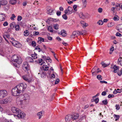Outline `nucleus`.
Masks as SVG:
<instances>
[{
	"label": "nucleus",
	"instance_id": "1",
	"mask_svg": "<svg viewBox=\"0 0 122 122\" xmlns=\"http://www.w3.org/2000/svg\"><path fill=\"white\" fill-rule=\"evenodd\" d=\"M11 110L13 113L16 114V116L19 118H24L25 116V113L18 108L12 107L11 108Z\"/></svg>",
	"mask_w": 122,
	"mask_h": 122
},
{
	"label": "nucleus",
	"instance_id": "2",
	"mask_svg": "<svg viewBox=\"0 0 122 122\" xmlns=\"http://www.w3.org/2000/svg\"><path fill=\"white\" fill-rule=\"evenodd\" d=\"M12 61L14 63V65L16 67H17V66L16 64L20 65L21 64L22 62V59L20 56L16 55H14L12 57Z\"/></svg>",
	"mask_w": 122,
	"mask_h": 122
},
{
	"label": "nucleus",
	"instance_id": "3",
	"mask_svg": "<svg viewBox=\"0 0 122 122\" xmlns=\"http://www.w3.org/2000/svg\"><path fill=\"white\" fill-rule=\"evenodd\" d=\"M16 87L20 92L24 91L27 87V85L25 83H22L19 84Z\"/></svg>",
	"mask_w": 122,
	"mask_h": 122
},
{
	"label": "nucleus",
	"instance_id": "4",
	"mask_svg": "<svg viewBox=\"0 0 122 122\" xmlns=\"http://www.w3.org/2000/svg\"><path fill=\"white\" fill-rule=\"evenodd\" d=\"M22 68L26 73H28V71L30 70V66L27 62H26L24 63L22 66Z\"/></svg>",
	"mask_w": 122,
	"mask_h": 122
},
{
	"label": "nucleus",
	"instance_id": "5",
	"mask_svg": "<svg viewBox=\"0 0 122 122\" xmlns=\"http://www.w3.org/2000/svg\"><path fill=\"white\" fill-rule=\"evenodd\" d=\"M20 92L15 87L12 89V94L13 96H16L19 95Z\"/></svg>",
	"mask_w": 122,
	"mask_h": 122
},
{
	"label": "nucleus",
	"instance_id": "6",
	"mask_svg": "<svg viewBox=\"0 0 122 122\" xmlns=\"http://www.w3.org/2000/svg\"><path fill=\"white\" fill-rule=\"evenodd\" d=\"M22 78L24 80L27 82H31L32 79L30 77V75L29 74L23 75L22 76Z\"/></svg>",
	"mask_w": 122,
	"mask_h": 122
},
{
	"label": "nucleus",
	"instance_id": "7",
	"mask_svg": "<svg viewBox=\"0 0 122 122\" xmlns=\"http://www.w3.org/2000/svg\"><path fill=\"white\" fill-rule=\"evenodd\" d=\"M10 42L11 43L13 46L16 47L20 48L21 46V44L16 41L13 40L12 41H10Z\"/></svg>",
	"mask_w": 122,
	"mask_h": 122
},
{
	"label": "nucleus",
	"instance_id": "8",
	"mask_svg": "<svg viewBox=\"0 0 122 122\" xmlns=\"http://www.w3.org/2000/svg\"><path fill=\"white\" fill-rule=\"evenodd\" d=\"M7 92L5 90L0 91V99L3 98L7 95Z\"/></svg>",
	"mask_w": 122,
	"mask_h": 122
},
{
	"label": "nucleus",
	"instance_id": "9",
	"mask_svg": "<svg viewBox=\"0 0 122 122\" xmlns=\"http://www.w3.org/2000/svg\"><path fill=\"white\" fill-rule=\"evenodd\" d=\"M72 8L70 6H69L68 8L64 11V13L66 14L69 15L71 14L73 10Z\"/></svg>",
	"mask_w": 122,
	"mask_h": 122
},
{
	"label": "nucleus",
	"instance_id": "10",
	"mask_svg": "<svg viewBox=\"0 0 122 122\" xmlns=\"http://www.w3.org/2000/svg\"><path fill=\"white\" fill-rule=\"evenodd\" d=\"M65 120L66 122H72L71 121L72 119L71 115H66L65 117Z\"/></svg>",
	"mask_w": 122,
	"mask_h": 122
},
{
	"label": "nucleus",
	"instance_id": "11",
	"mask_svg": "<svg viewBox=\"0 0 122 122\" xmlns=\"http://www.w3.org/2000/svg\"><path fill=\"white\" fill-rule=\"evenodd\" d=\"M71 115L73 121L76 120L79 117V114L77 113H75Z\"/></svg>",
	"mask_w": 122,
	"mask_h": 122
},
{
	"label": "nucleus",
	"instance_id": "12",
	"mask_svg": "<svg viewBox=\"0 0 122 122\" xmlns=\"http://www.w3.org/2000/svg\"><path fill=\"white\" fill-rule=\"evenodd\" d=\"M43 65L42 66L43 69L44 71H47L49 69V67L47 65L48 64L47 63H45V62H43Z\"/></svg>",
	"mask_w": 122,
	"mask_h": 122
},
{
	"label": "nucleus",
	"instance_id": "13",
	"mask_svg": "<svg viewBox=\"0 0 122 122\" xmlns=\"http://www.w3.org/2000/svg\"><path fill=\"white\" fill-rule=\"evenodd\" d=\"M99 69L97 66H95L92 69V74H94L95 73H98L100 71L98 70Z\"/></svg>",
	"mask_w": 122,
	"mask_h": 122
},
{
	"label": "nucleus",
	"instance_id": "14",
	"mask_svg": "<svg viewBox=\"0 0 122 122\" xmlns=\"http://www.w3.org/2000/svg\"><path fill=\"white\" fill-rule=\"evenodd\" d=\"M79 34V31H74L72 33V36L74 37H77L79 36V34Z\"/></svg>",
	"mask_w": 122,
	"mask_h": 122
},
{
	"label": "nucleus",
	"instance_id": "15",
	"mask_svg": "<svg viewBox=\"0 0 122 122\" xmlns=\"http://www.w3.org/2000/svg\"><path fill=\"white\" fill-rule=\"evenodd\" d=\"M55 9H49L47 11L48 14L50 15H53L54 13Z\"/></svg>",
	"mask_w": 122,
	"mask_h": 122
},
{
	"label": "nucleus",
	"instance_id": "16",
	"mask_svg": "<svg viewBox=\"0 0 122 122\" xmlns=\"http://www.w3.org/2000/svg\"><path fill=\"white\" fill-rule=\"evenodd\" d=\"M5 14H0V21H2L5 20Z\"/></svg>",
	"mask_w": 122,
	"mask_h": 122
},
{
	"label": "nucleus",
	"instance_id": "17",
	"mask_svg": "<svg viewBox=\"0 0 122 122\" xmlns=\"http://www.w3.org/2000/svg\"><path fill=\"white\" fill-rule=\"evenodd\" d=\"M8 102L7 99H4L0 100V104H7Z\"/></svg>",
	"mask_w": 122,
	"mask_h": 122
},
{
	"label": "nucleus",
	"instance_id": "18",
	"mask_svg": "<svg viewBox=\"0 0 122 122\" xmlns=\"http://www.w3.org/2000/svg\"><path fill=\"white\" fill-rule=\"evenodd\" d=\"M119 67L117 66L116 65H114L113 68L114 69V73H116L117 72L118 69H119Z\"/></svg>",
	"mask_w": 122,
	"mask_h": 122
},
{
	"label": "nucleus",
	"instance_id": "19",
	"mask_svg": "<svg viewBox=\"0 0 122 122\" xmlns=\"http://www.w3.org/2000/svg\"><path fill=\"white\" fill-rule=\"evenodd\" d=\"M79 16L80 18L83 19H84L86 18L85 15L82 12L80 13L79 14Z\"/></svg>",
	"mask_w": 122,
	"mask_h": 122
},
{
	"label": "nucleus",
	"instance_id": "20",
	"mask_svg": "<svg viewBox=\"0 0 122 122\" xmlns=\"http://www.w3.org/2000/svg\"><path fill=\"white\" fill-rule=\"evenodd\" d=\"M81 23L82 26L83 27H85L88 25V24L87 23H86L85 22L82 21H81Z\"/></svg>",
	"mask_w": 122,
	"mask_h": 122
},
{
	"label": "nucleus",
	"instance_id": "21",
	"mask_svg": "<svg viewBox=\"0 0 122 122\" xmlns=\"http://www.w3.org/2000/svg\"><path fill=\"white\" fill-rule=\"evenodd\" d=\"M0 2L2 5H5L7 3V2L6 0H1Z\"/></svg>",
	"mask_w": 122,
	"mask_h": 122
},
{
	"label": "nucleus",
	"instance_id": "22",
	"mask_svg": "<svg viewBox=\"0 0 122 122\" xmlns=\"http://www.w3.org/2000/svg\"><path fill=\"white\" fill-rule=\"evenodd\" d=\"M10 4L13 5L15 4L16 3V0H10L9 1Z\"/></svg>",
	"mask_w": 122,
	"mask_h": 122
},
{
	"label": "nucleus",
	"instance_id": "23",
	"mask_svg": "<svg viewBox=\"0 0 122 122\" xmlns=\"http://www.w3.org/2000/svg\"><path fill=\"white\" fill-rule=\"evenodd\" d=\"M61 35L63 36H66V34L64 30H61Z\"/></svg>",
	"mask_w": 122,
	"mask_h": 122
},
{
	"label": "nucleus",
	"instance_id": "24",
	"mask_svg": "<svg viewBox=\"0 0 122 122\" xmlns=\"http://www.w3.org/2000/svg\"><path fill=\"white\" fill-rule=\"evenodd\" d=\"M119 19V17L117 15H115L113 18V20L115 21L118 20Z\"/></svg>",
	"mask_w": 122,
	"mask_h": 122
},
{
	"label": "nucleus",
	"instance_id": "25",
	"mask_svg": "<svg viewBox=\"0 0 122 122\" xmlns=\"http://www.w3.org/2000/svg\"><path fill=\"white\" fill-rule=\"evenodd\" d=\"M31 56L34 59H36L37 58V54L35 53L31 54Z\"/></svg>",
	"mask_w": 122,
	"mask_h": 122
},
{
	"label": "nucleus",
	"instance_id": "26",
	"mask_svg": "<svg viewBox=\"0 0 122 122\" xmlns=\"http://www.w3.org/2000/svg\"><path fill=\"white\" fill-rule=\"evenodd\" d=\"M114 118L115 119V120L117 121L118 120L119 118V115L114 114Z\"/></svg>",
	"mask_w": 122,
	"mask_h": 122
},
{
	"label": "nucleus",
	"instance_id": "27",
	"mask_svg": "<svg viewBox=\"0 0 122 122\" xmlns=\"http://www.w3.org/2000/svg\"><path fill=\"white\" fill-rule=\"evenodd\" d=\"M29 34V32L27 30H26L24 31V35L25 36H28Z\"/></svg>",
	"mask_w": 122,
	"mask_h": 122
},
{
	"label": "nucleus",
	"instance_id": "28",
	"mask_svg": "<svg viewBox=\"0 0 122 122\" xmlns=\"http://www.w3.org/2000/svg\"><path fill=\"white\" fill-rule=\"evenodd\" d=\"M120 7L121 5L120 4H117L116 5L115 8L117 10H119Z\"/></svg>",
	"mask_w": 122,
	"mask_h": 122
},
{
	"label": "nucleus",
	"instance_id": "29",
	"mask_svg": "<svg viewBox=\"0 0 122 122\" xmlns=\"http://www.w3.org/2000/svg\"><path fill=\"white\" fill-rule=\"evenodd\" d=\"M37 116L39 117V119H40L41 118V116H42V113L41 112H40L37 113Z\"/></svg>",
	"mask_w": 122,
	"mask_h": 122
},
{
	"label": "nucleus",
	"instance_id": "30",
	"mask_svg": "<svg viewBox=\"0 0 122 122\" xmlns=\"http://www.w3.org/2000/svg\"><path fill=\"white\" fill-rule=\"evenodd\" d=\"M15 23L13 22L11 23L10 25V27L11 28H12L15 26Z\"/></svg>",
	"mask_w": 122,
	"mask_h": 122
},
{
	"label": "nucleus",
	"instance_id": "31",
	"mask_svg": "<svg viewBox=\"0 0 122 122\" xmlns=\"http://www.w3.org/2000/svg\"><path fill=\"white\" fill-rule=\"evenodd\" d=\"M38 42H39V41H40V42H41V41L43 42L44 40V38L40 37L38 38Z\"/></svg>",
	"mask_w": 122,
	"mask_h": 122
},
{
	"label": "nucleus",
	"instance_id": "32",
	"mask_svg": "<svg viewBox=\"0 0 122 122\" xmlns=\"http://www.w3.org/2000/svg\"><path fill=\"white\" fill-rule=\"evenodd\" d=\"M53 27L56 30H58V29L59 25L58 24H56L54 25Z\"/></svg>",
	"mask_w": 122,
	"mask_h": 122
},
{
	"label": "nucleus",
	"instance_id": "33",
	"mask_svg": "<svg viewBox=\"0 0 122 122\" xmlns=\"http://www.w3.org/2000/svg\"><path fill=\"white\" fill-rule=\"evenodd\" d=\"M114 24L112 22H110L108 23L107 26L108 27H111L114 26Z\"/></svg>",
	"mask_w": 122,
	"mask_h": 122
},
{
	"label": "nucleus",
	"instance_id": "34",
	"mask_svg": "<svg viewBox=\"0 0 122 122\" xmlns=\"http://www.w3.org/2000/svg\"><path fill=\"white\" fill-rule=\"evenodd\" d=\"M12 16L10 17V19L12 20H14V18L16 17V16L14 14H12L11 15Z\"/></svg>",
	"mask_w": 122,
	"mask_h": 122
},
{
	"label": "nucleus",
	"instance_id": "35",
	"mask_svg": "<svg viewBox=\"0 0 122 122\" xmlns=\"http://www.w3.org/2000/svg\"><path fill=\"white\" fill-rule=\"evenodd\" d=\"M48 30L49 31H50V32H53L52 28V27L51 26H49L48 27Z\"/></svg>",
	"mask_w": 122,
	"mask_h": 122
},
{
	"label": "nucleus",
	"instance_id": "36",
	"mask_svg": "<svg viewBox=\"0 0 122 122\" xmlns=\"http://www.w3.org/2000/svg\"><path fill=\"white\" fill-rule=\"evenodd\" d=\"M118 75L119 76H121L122 75V69H121V70L117 72Z\"/></svg>",
	"mask_w": 122,
	"mask_h": 122
},
{
	"label": "nucleus",
	"instance_id": "37",
	"mask_svg": "<svg viewBox=\"0 0 122 122\" xmlns=\"http://www.w3.org/2000/svg\"><path fill=\"white\" fill-rule=\"evenodd\" d=\"M97 78L100 80H101L102 79V76L100 75H98L97 76Z\"/></svg>",
	"mask_w": 122,
	"mask_h": 122
},
{
	"label": "nucleus",
	"instance_id": "38",
	"mask_svg": "<svg viewBox=\"0 0 122 122\" xmlns=\"http://www.w3.org/2000/svg\"><path fill=\"white\" fill-rule=\"evenodd\" d=\"M32 39L31 38H28L26 39V40L28 43H30L32 42Z\"/></svg>",
	"mask_w": 122,
	"mask_h": 122
},
{
	"label": "nucleus",
	"instance_id": "39",
	"mask_svg": "<svg viewBox=\"0 0 122 122\" xmlns=\"http://www.w3.org/2000/svg\"><path fill=\"white\" fill-rule=\"evenodd\" d=\"M85 30H82L81 31H79V36L80 35H85L86 34L85 33H84Z\"/></svg>",
	"mask_w": 122,
	"mask_h": 122
},
{
	"label": "nucleus",
	"instance_id": "40",
	"mask_svg": "<svg viewBox=\"0 0 122 122\" xmlns=\"http://www.w3.org/2000/svg\"><path fill=\"white\" fill-rule=\"evenodd\" d=\"M85 30H82L81 31H79V36L80 35H85L86 34L85 33H84Z\"/></svg>",
	"mask_w": 122,
	"mask_h": 122
},
{
	"label": "nucleus",
	"instance_id": "41",
	"mask_svg": "<svg viewBox=\"0 0 122 122\" xmlns=\"http://www.w3.org/2000/svg\"><path fill=\"white\" fill-rule=\"evenodd\" d=\"M85 30H82L81 31H79V36L80 35H85L86 34L85 33H84Z\"/></svg>",
	"mask_w": 122,
	"mask_h": 122
},
{
	"label": "nucleus",
	"instance_id": "42",
	"mask_svg": "<svg viewBox=\"0 0 122 122\" xmlns=\"http://www.w3.org/2000/svg\"><path fill=\"white\" fill-rule=\"evenodd\" d=\"M43 62H44L43 60L42 59H41L39 60V63L41 65H43Z\"/></svg>",
	"mask_w": 122,
	"mask_h": 122
},
{
	"label": "nucleus",
	"instance_id": "43",
	"mask_svg": "<svg viewBox=\"0 0 122 122\" xmlns=\"http://www.w3.org/2000/svg\"><path fill=\"white\" fill-rule=\"evenodd\" d=\"M77 6L76 5H74L73 7V8L74 10L76 11L77 10Z\"/></svg>",
	"mask_w": 122,
	"mask_h": 122
},
{
	"label": "nucleus",
	"instance_id": "44",
	"mask_svg": "<svg viewBox=\"0 0 122 122\" xmlns=\"http://www.w3.org/2000/svg\"><path fill=\"white\" fill-rule=\"evenodd\" d=\"M102 65L104 67H106L108 66V65L104 63L103 62H102Z\"/></svg>",
	"mask_w": 122,
	"mask_h": 122
},
{
	"label": "nucleus",
	"instance_id": "45",
	"mask_svg": "<svg viewBox=\"0 0 122 122\" xmlns=\"http://www.w3.org/2000/svg\"><path fill=\"white\" fill-rule=\"evenodd\" d=\"M28 60H27L28 61L30 62H32L33 61V60L30 57H28L27 58Z\"/></svg>",
	"mask_w": 122,
	"mask_h": 122
},
{
	"label": "nucleus",
	"instance_id": "46",
	"mask_svg": "<svg viewBox=\"0 0 122 122\" xmlns=\"http://www.w3.org/2000/svg\"><path fill=\"white\" fill-rule=\"evenodd\" d=\"M35 49L38 50V51L39 52L41 51L40 48L38 46H36L35 48Z\"/></svg>",
	"mask_w": 122,
	"mask_h": 122
},
{
	"label": "nucleus",
	"instance_id": "47",
	"mask_svg": "<svg viewBox=\"0 0 122 122\" xmlns=\"http://www.w3.org/2000/svg\"><path fill=\"white\" fill-rule=\"evenodd\" d=\"M114 50V48L113 47H111L110 49V54H111L112 53V52Z\"/></svg>",
	"mask_w": 122,
	"mask_h": 122
},
{
	"label": "nucleus",
	"instance_id": "48",
	"mask_svg": "<svg viewBox=\"0 0 122 122\" xmlns=\"http://www.w3.org/2000/svg\"><path fill=\"white\" fill-rule=\"evenodd\" d=\"M15 29L16 30H18L19 29V27L18 25H16L15 26Z\"/></svg>",
	"mask_w": 122,
	"mask_h": 122
},
{
	"label": "nucleus",
	"instance_id": "49",
	"mask_svg": "<svg viewBox=\"0 0 122 122\" xmlns=\"http://www.w3.org/2000/svg\"><path fill=\"white\" fill-rule=\"evenodd\" d=\"M103 23V22L102 20H99L98 22V24L100 25H102Z\"/></svg>",
	"mask_w": 122,
	"mask_h": 122
},
{
	"label": "nucleus",
	"instance_id": "50",
	"mask_svg": "<svg viewBox=\"0 0 122 122\" xmlns=\"http://www.w3.org/2000/svg\"><path fill=\"white\" fill-rule=\"evenodd\" d=\"M116 36H119L121 37L122 36V35L121 34L119 33V32H117L116 34Z\"/></svg>",
	"mask_w": 122,
	"mask_h": 122
},
{
	"label": "nucleus",
	"instance_id": "51",
	"mask_svg": "<svg viewBox=\"0 0 122 122\" xmlns=\"http://www.w3.org/2000/svg\"><path fill=\"white\" fill-rule=\"evenodd\" d=\"M39 33L38 32L36 31H34L33 33V34L34 35L36 36L38 35Z\"/></svg>",
	"mask_w": 122,
	"mask_h": 122
},
{
	"label": "nucleus",
	"instance_id": "52",
	"mask_svg": "<svg viewBox=\"0 0 122 122\" xmlns=\"http://www.w3.org/2000/svg\"><path fill=\"white\" fill-rule=\"evenodd\" d=\"M104 105L107 104V100H103L102 101Z\"/></svg>",
	"mask_w": 122,
	"mask_h": 122
},
{
	"label": "nucleus",
	"instance_id": "53",
	"mask_svg": "<svg viewBox=\"0 0 122 122\" xmlns=\"http://www.w3.org/2000/svg\"><path fill=\"white\" fill-rule=\"evenodd\" d=\"M62 17L65 20H66L67 19V17L66 14H64L62 15Z\"/></svg>",
	"mask_w": 122,
	"mask_h": 122
},
{
	"label": "nucleus",
	"instance_id": "54",
	"mask_svg": "<svg viewBox=\"0 0 122 122\" xmlns=\"http://www.w3.org/2000/svg\"><path fill=\"white\" fill-rule=\"evenodd\" d=\"M116 109L117 110H119L120 108V106L119 105L116 104Z\"/></svg>",
	"mask_w": 122,
	"mask_h": 122
},
{
	"label": "nucleus",
	"instance_id": "55",
	"mask_svg": "<svg viewBox=\"0 0 122 122\" xmlns=\"http://www.w3.org/2000/svg\"><path fill=\"white\" fill-rule=\"evenodd\" d=\"M32 45L33 46H35L36 45V43L35 41H33L32 42Z\"/></svg>",
	"mask_w": 122,
	"mask_h": 122
},
{
	"label": "nucleus",
	"instance_id": "56",
	"mask_svg": "<svg viewBox=\"0 0 122 122\" xmlns=\"http://www.w3.org/2000/svg\"><path fill=\"white\" fill-rule=\"evenodd\" d=\"M114 96V95L113 94H110L108 96V98H111L113 97Z\"/></svg>",
	"mask_w": 122,
	"mask_h": 122
},
{
	"label": "nucleus",
	"instance_id": "57",
	"mask_svg": "<svg viewBox=\"0 0 122 122\" xmlns=\"http://www.w3.org/2000/svg\"><path fill=\"white\" fill-rule=\"evenodd\" d=\"M22 19V17L20 16H18L17 18V20L20 21Z\"/></svg>",
	"mask_w": 122,
	"mask_h": 122
},
{
	"label": "nucleus",
	"instance_id": "58",
	"mask_svg": "<svg viewBox=\"0 0 122 122\" xmlns=\"http://www.w3.org/2000/svg\"><path fill=\"white\" fill-rule=\"evenodd\" d=\"M102 9L101 8H99L98 9V11L100 13H101L102 11Z\"/></svg>",
	"mask_w": 122,
	"mask_h": 122
},
{
	"label": "nucleus",
	"instance_id": "59",
	"mask_svg": "<svg viewBox=\"0 0 122 122\" xmlns=\"http://www.w3.org/2000/svg\"><path fill=\"white\" fill-rule=\"evenodd\" d=\"M99 101V99L98 98H97L95 99L94 101L96 103H97Z\"/></svg>",
	"mask_w": 122,
	"mask_h": 122
},
{
	"label": "nucleus",
	"instance_id": "60",
	"mask_svg": "<svg viewBox=\"0 0 122 122\" xmlns=\"http://www.w3.org/2000/svg\"><path fill=\"white\" fill-rule=\"evenodd\" d=\"M8 23L7 21H5V22L3 24V25L4 26H7L8 25Z\"/></svg>",
	"mask_w": 122,
	"mask_h": 122
},
{
	"label": "nucleus",
	"instance_id": "61",
	"mask_svg": "<svg viewBox=\"0 0 122 122\" xmlns=\"http://www.w3.org/2000/svg\"><path fill=\"white\" fill-rule=\"evenodd\" d=\"M55 77V76L54 74H53L51 75L50 78L51 79H53Z\"/></svg>",
	"mask_w": 122,
	"mask_h": 122
},
{
	"label": "nucleus",
	"instance_id": "62",
	"mask_svg": "<svg viewBox=\"0 0 122 122\" xmlns=\"http://www.w3.org/2000/svg\"><path fill=\"white\" fill-rule=\"evenodd\" d=\"M117 92L118 93H120L122 92V89H117Z\"/></svg>",
	"mask_w": 122,
	"mask_h": 122
},
{
	"label": "nucleus",
	"instance_id": "63",
	"mask_svg": "<svg viewBox=\"0 0 122 122\" xmlns=\"http://www.w3.org/2000/svg\"><path fill=\"white\" fill-rule=\"evenodd\" d=\"M61 12L59 11H57L56 13V14L58 16H59L61 15Z\"/></svg>",
	"mask_w": 122,
	"mask_h": 122
},
{
	"label": "nucleus",
	"instance_id": "64",
	"mask_svg": "<svg viewBox=\"0 0 122 122\" xmlns=\"http://www.w3.org/2000/svg\"><path fill=\"white\" fill-rule=\"evenodd\" d=\"M122 61V58L121 57H120L118 59V62H120Z\"/></svg>",
	"mask_w": 122,
	"mask_h": 122
}]
</instances>
